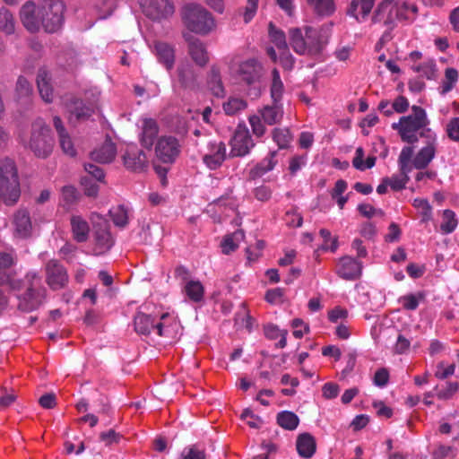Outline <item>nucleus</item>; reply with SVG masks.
Here are the masks:
<instances>
[{
	"instance_id": "obj_5",
	"label": "nucleus",
	"mask_w": 459,
	"mask_h": 459,
	"mask_svg": "<svg viewBox=\"0 0 459 459\" xmlns=\"http://www.w3.org/2000/svg\"><path fill=\"white\" fill-rule=\"evenodd\" d=\"M26 279L29 281V286L24 294L18 296V309L22 312H30L42 304L45 289L37 288L40 285V277L37 273H28Z\"/></svg>"
},
{
	"instance_id": "obj_14",
	"label": "nucleus",
	"mask_w": 459,
	"mask_h": 459,
	"mask_svg": "<svg viewBox=\"0 0 459 459\" xmlns=\"http://www.w3.org/2000/svg\"><path fill=\"white\" fill-rule=\"evenodd\" d=\"M306 45L307 46V55L317 56L322 53L328 44L330 33L327 29L319 30L310 26L305 27Z\"/></svg>"
},
{
	"instance_id": "obj_56",
	"label": "nucleus",
	"mask_w": 459,
	"mask_h": 459,
	"mask_svg": "<svg viewBox=\"0 0 459 459\" xmlns=\"http://www.w3.org/2000/svg\"><path fill=\"white\" fill-rule=\"evenodd\" d=\"M413 71L421 74L423 77L429 80L436 77V64L433 61L412 67Z\"/></svg>"
},
{
	"instance_id": "obj_21",
	"label": "nucleus",
	"mask_w": 459,
	"mask_h": 459,
	"mask_svg": "<svg viewBox=\"0 0 459 459\" xmlns=\"http://www.w3.org/2000/svg\"><path fill=\"white\" fill-rule=\"evenodd\" d=\"M21 21L25 29L31 32L36 33L40 30L41 19L39 15V7L36 8V4L33 1H27L21 8L20 11Z\"/></svg>"
},
{
	"instance_id": "obj_57",
	"label": "nucleus",
	"mask_w": 459,
	"mask_h": 459,
	"mask_svg": "<svg viewBox=\"0 0 459 459\" xmlns=\"http://www.w3.org/2000/svg\"><path fill=\"white\" fill-rule=\"evenodd\" d=\"M59 145L63 152L70 157L76 155V150L68 133L58 136Z\"/></svg>"
},
{
	"instance_id": "obj_9",
	"label": "nucleus",
	"mask_w": 459,
	"mask_h": 459,
	"mask_svg": "<svg viewBox=\"0 0 459 459\" xmlns=\"http://www.w3.org/2000/svg\"><path fill=\"white\" fill-rule=\"evenodd\" d=\"M229 158L244 157L255 147V143L246 126H238L230 141Z\"/></svg>"
},
{
	"instance_id": "obj_48",
	"label": "nucleus",
	"mask_w": 459,
	"mask_h": 459,
	"mask_svg": "<svg viewBox=\"0 0 459 459\" xmlns=\"http://www.w3.org/2000/svg\"><path fill=\"white\" fill-rule=\"evenodd\" d=\"M458 221L455 218V213L449 209L443 212V221L440 225V230L443 234L452 233L457 227Z\"/></svg>"
},
{
	"instance_id": "obj_2",
	"label": "nucleus",
	"mask_w": 459,
	"mask_h": 459,
	"mask_svg": "<svg viewBox=\"0 0 459 459\" xmlns=\"http://www.w3.org/2000/svg\"><path fill=\"white\" fill-rule=\"evenodd\" d=\"M20 196V181L15 162L8 158L0 160V197L5 205L13 206Z\"/></svg>"
},
{
	"instance_id": "obj_8",
	"label": "nucleus",
	"mask_w": 459,
	"mask_h": 459,
	"mask_svg": "<svg viewBox=\"0 0 459 459\" xmlns=\"http://www.w3.org/2000/svg\"><path fill=\"white\" fill-rule=\"evenodd\" d=\"M46 283L52 290L67 287L69 274L66 268L57 259H50L45 264Z\"/></svg>"
},
{
	"instance_id": "obj_62",
	"label": "nucleus",
	"mask_w": 459,
	"mask_h": 459,
	"mask_svg": "<svg viewBox=\"0 0 459 459\" xmlns=\"http://www.w3.org/2000/svg\"><path fill=\"white\" fill-rule=\"evenodd\" d=\"M84 169L89 175H91L97 181H100V182L104 181L105 173H104V170L100 167H99L93 163H85Z\"/></svg>"
},
{
	"instance_id": "obj_24",
	"label": "nucleus",
	"mask_w": 459,
	"mask_h": 459,
	"mask_svg": "<svg viewBox=\"0 0 459 459\" xmlns=\"http://www.w3.org/2000/svg\"><path fill=\"white\" fill-rule=\"evenodd\" d=\"M184 38L188 42V53L193 61L201 67L205 66L209 56L204 44L189 34H185Z\"/></svg>"
},
{
	"instance_id": "obj_35",
	"label": "nucleus",
	"mask_w": 459,
	"mask_h": 459,
	"mask_svg": "<svg viewBox=\"0 0 459 459\" xmlns=\"http://www.w3.org/2000/svg\"><path fill=\"white\" fill-rule=\"evenodd\" d=\"M261 117L265 124L273 126L281 121L283 117L282 107L280 103L267 105L261 110Z\"/></svg>"
},
{
	"instance_id": "obj_43",
	"label": "nucleus",
	"mask_w": 459,
	"mask_h": 459,
	"mask_svg": "<svg viewBox=\"0 0 459 459\" xmlns=\"http://www.w3.org/2000/svg\"><path fill=\"white\" fill-rule=\"evenodd\" d=\"M314 7L315 13L319 16H329L334 12L333 0H307Z\"/></svg>"
},
{
	"instance_id": "obj_38",
	"label": "nucleus",
	"mask_w": 459,
	"mask_h": 459,
	"mask_svg": "<svg viewBox=\"0 0 459 459\" xmlns=\"http://www.w3.org/2000/svg\"><path fill=\"white\" fill-rule=\"evenodd\" d=\"M33 89L30 82L22 75L17 79L15 85V98L19 102L28 103L30 100Z\"/></svg>"
},
{
	"instance_id": "obj_44",
	"label": "nucleus",
	"mask_w": 459,
	"mask_h": 459,
	"mask_svg": "<svg viewBox=\"0 0 459 459\" xmlns=\"http://www.w3.org/2000/svg\"><path fill=\"white\" fill-rule=\"evenodd\" d=\"M413 155V147L405 146L402 149L398 163L401 170V174L403 178L408 176V173L411 170V167L409 165Z\"/></svg>"
},
{
	"instance_id": "obj_34",
	"label": "nucleus",
	"mask_w": 459,
	"mask_h": 459,
	"mask_svg": "<svg viewBox=\"0 0 459 459\" xmlns=\"http://www.w3.org/2000/svg\"><path fill=\"white\" fill-rule=\"evenodd\" d=\"M117 148L115 143L109 142L104 143L100 149L91 152L92 160L99 163H110L116 157Z\"/></svg>"
},
{
	"instance_id": "obj_1",
	"label": "nucleus",
	"mask_w": 459,
	"mask_h": 459,
	"mask_svg": "<svg viewBox=\"0 0 459 459\" xmlns=\"http://www.w3.org/2000/svg\"><path fill=\"white\" fill-rule=\"evenodd\" d=\"M180 14L185 27L195 34L207 35L216 26L212 14L198 4H186L181 8Z\"/></svg>"
},
{
	"instance_id": "obj_40",
	"label": "nucleus",
	"mask_w": 459,
	"mask_h": 459,
	"mask_svg": "<svg viewBox=\"0 0 459 459\" xmlns=\"http://www.w3.org/2000/svg\"><path fill=\"white\" fill-rule=\"evenodd\" d=\"M364 150L362 147H358L355 152V156L352 160L353 167L360 171L367 169H371L375 166L377 158L375 156H368L364 162Z\"/></svg>"
},
{
	"instance_id": "obj_13",
	"label": "nucleus",
	"mask_w": 459,
	"mask_h": 459,
	"mask_svg": "<svg viewBox=\"0 0 459 459\" xmlns=\"http://www.w3.org/2000/svg\"><path fill=\"white\" fill-rule=\"evenodd\" d=\"M157 158L163 163L172 164L180 153V144L174 136L160 137L155 146Z\"/></svg>"
},
{
	"instance_id": "obj_27",
	"label": "nucleus",
	"mask_w": 459,
	"mask_h": 459,
	"mask_svg": "<svg viewBox=\"0 0 459 459\" xmlns=\"http://www.w3.org/2000/svg\"><path fill=\"white\" fill-rule=\"evenodd\" d=\"M178 81L182 87L191 90L198 88L197 77L193 65L189 63L180 64L177 69Z\"/></svg>"
},
{
	"instance_id": "obj_50",
	"label": "nucleus",
	"mask_w": 459,
	"mask_h": 459,
	"mask_svg": "<svg viewBox=\"0 0 459 459\" xmlns=\"http://www.w3.org/2000/svg\"><path fill=\"white\" fill-rule=\"evenodd\" d=\"M244 237L245 233L242 230L235 231L232 236L227 235L221 242L222 253L229 255L231 252L235 251L238 246L237 243H235L234 238L239 239L243 238Z\"/></svg>"
},
{
	"instance_id": "obj_18",
	"label": "nucleus",
	"mask_w": 459,
	"mask_h": 459,
	"mask_svg": "<svg viewBox=\"0 0 459 459\" xmlns=\"http://www.w3.org/2000/svg\"><path fill=\"white\" fill-rule=\"evenodd\" d=\"M134 330L140 333L148 335L151 333L152 329L157 330V333L160 336H167L169 329L161 322L154 323V319L152 316L146 315L142 312H138L134 318Z\"/></svg>"
},
{
	"instance_id": "obj_46",
	"label": "nucleus",
	"mask_w": 459,
	"mask_h": 459,
	"mask_svg": "<svg viewBox=\"0 0 459 459\" xmlns=\"http://www.w3.org/2000/svg\"><path fill=\"white\" fill-rule=\"evenodd\" d=\"M109 214L117 227L125 228L128 224V212L123 204L109 210Z\"/></svg>"
},
{
	"instance_id": "obj_31",
	"label": "nucleus",
	"mask_w": 459,
	"mask_h": 459,
	"mask_svg": "<svg viewBox=\"0 0 459 459\" xmlns=\"http://www.w3.org/2000/svg\"><path fill=\"white\" fill-rule=\"evenodd\" d=\"M37 85L42 100L47 103L53 101V88L50 76L46 69H39L37 74Z\"/></svg>"
},
{
	"instance_id": "obj_41",
	"label": "nucleus",
	"mask_w": 459,
	"mask_h": 459,
	"mask_svg": "<svg viewBox=\"0 0 459 459\" xmlns=\"http://www.w3.org/2000/svg\"><path fill=\"white\" fill-rule=\"evenodd\" d=\"M185 292L190 300L200 302L204 299V288L199 281H188L185 286Z\"/></svg>"
},
{
	"instance_id": "obj_42",
	"label": "nucleus",
	"mask_w": 459,
	"mask_h": 459,
	"mask_svg": "<svg viewBox=\"0 0 459 459\" xmlns=\"http://www.w3.org/2000/svg\"><path fill=\"white\" fill-rule=\"evenodd\" d=\"M458 80V72L455 68L448 67L445 70V79L441 83L439 92L446 95L451 91Z\"/></svg>"
},
{
	"instance_id": "obj_10",
	"label": "nucleus",
	"mask_w": 459,
	"mask_h": 459,
	"mask_svg": "<svg viewBox=\"0 0 459 459\" xmlns=\"http://www.w3.org/2000/svg\"><path fill=\"white\" fill-rule=\"evenodd\" d=\"M396 16H402V13L396 10V2L382 0L375 9L371 21L373 23H383L388 30H393L396 26Z\"/></svg>"
},
{
	"instance_id": "obj_7",
	"label": "nucleus",
	"mask_w": 459,
	"mask_h": 459,
	"mask_svg": "<svg viewBox=\"0 0 459 459\" xmlns=\"http://www.w3.org/2000/svg\"><path fill=\"white\" fill-rule=\"evenodd\" d=\"M411 111V115L402 117L398 123H393L392 128L398 132L407 133L418 132L420 129L425 130L429 124L425 109L413 105Z\"/></svg>"
},
{
	"instance_id": "obj_19",
	"label": "nucleus",
	"mask_w": 459,
	"mask_h": 459,
	"mask_svg": "<svg viewBox=\"0 0 459 459\" xmlns=\"http://www.w3.org/2000/svg\"><path fill=\"white\" fill-rule=\"evenodd\" d=\"M362 263L350 255H344L340 258L337 275L346 281L358 280L362 273Z\"/></svg>"
},
{
	"instance_id": "obj_28",
	"label": "nucleus",
	"mask_w": 459,
	"mask_h": 459,
	"mask_svg": "<svg viewBox=\"0 0 459 459\" xmlns=\"http://www.w3.org/2000/svg\"><path fill=\"white\" fill-rule=\"evenodd\" d=\"M298 454L303 458H310L314 455L316 449L315 437L307 432L301 433L298 436L296 441Z\"/></svg>"
},
{
	"instance_id": "obj_6",
	"label": "nucleus",
	"mask_w": 459,
	"mask_h": 459,
	"mask_svg": "<svg viewBox=\"0 0 459 459\" xmlns=\"http://www.w3.org/2000/svg\"><path fill=\"white\" fill-rule=\"evenodd\" d=\"M93 237L95 242L94 254L96 255H104L115 244V239L110 233V224L103 217L98 216V220L93 221Z\"/></svg>"
},
{
	"instance_id": "obj_53",
	"label": "nucleus",
	"mask_w": 459,
	"mask_h": 459,
	"mask_svg": "<svg viewBox=\"0 0 459 459\" xmlns=\"http://www.w3.org/2000/svg\"><path fill=\"white\" fill-rule=\"evenodd\" d=\"M319 234L324 239V244L321 246V249L335 252L338 248V238H332L331 232L326 229H321Z\"/></svg>"
},
{
	"instance_id": "obj_11",
	"label": "nucleus",
	"mask_w": 459,
	"mask_h": 459,
	"mask_svg": "<svg viewBox=\"0 0 459 459\" xmlns=\"http://www.w3.org/2000/svg\"><path fill=\"white\" fill-rule=\"evenodd\" d=\"M143 13L153 21L167 19L175 12L172 0H139Z\"/></svg>"
},
{
	"instance_id": "obj_58",
	"label": "nucleus",
	"mask_w": 459,
	"mask_h": 459,
	"mask_svg": "<svg viewBox=\"0 0 459 459\" xmlns=\"http://www.w3.org/2000/svg\"><path fill=\"white\" fill-rule=\"evenodd\" d=\"M247 107V103L237 98L229 100L228 102L223 104V109L227 115H234L238 111L244 109Z\"/></svg>"
},
{
	"instance_id": "obj_16",
	"label": "nucleus",
	"mask_w": 459,
	"mask_h": 459,
	"mask_svg": "<svg viewBox=\"0 0 459 459\" xmlns=\"http://www.w3.org/2000/svg\"><path fill=\"white\" fill-rule=\"evenodd\" d=\"M12 225L15 238L27 239L32 236V221L26 208H20L13 214Z\"/></svg>"
},
{
	"instance_id": "obj_17",
	"label": "nucleus",
	"mask_w": 459,
	"mask_h": 459,
	"mask_svg": "<svg viewBox=\"0 0 459 459\" xmlns=\"http://www.w3.org/2000/svg\"><path fill=\"white\" fill-rule=\"evenodd\" d=\"M263 75V66L255 58L246 60L239 64L237 70V77L247 85H254L259 82Z\"/></svg>"
},
{
	"instance_id": "obj_52",
	"label": "nucleus",
	"mask_w": 459,
	"mask_h": 459,
	"mask_svg": "<svg viewBox=\"0 0 459 459\" xmlns=\"http://www.w3.org/2000/svg\"><path fill=\"white\" fill-rule=\"evenodd\" d=\"M413 206L418 210H420V214L422 216V221L426 222L432 219V209L427 199L424 198H415L413 200Z\"/></svg>"
},
{
	"instance_id": "obj_47",
	"label": "nucleus",
	"mask_w": 459,
	"mask_h": 459,
	"mask_svg": "<svg viewBox=\"0 0 459 459\" xmlns=\"http://www.w3.org/2000/svg\"><path fill=\"white\" fill-rule=\"evenodd\" d=\"M268 27L271 41L274 43L279 49L287 50L288 45L285 33L278 29L272 22L269 23Z\"/></svg>"
},
{
	"instance_id": "obj_12",
	"label": "nucleus",
	"mask_w": 459,
	"mask_h": 459,
	"mask_svg": "<svg viewBox=\"0 0 459 459\" xmlns=\"http://www.w3.org/2000/svg\"><path fill=\"white\" fill-rule=\"evenodd\" d=\"M420 137L427 139V144L421 148L412 160V165L417 169H426L436 154V134L431 132L430 128L421 130Z\"/></svg>"
},
{
	"instance_id": "obj_51",
	"label": "nucleus",
	"mask_w": 459,
	"mask_h": 459,
	"mask_svg": "<svg viewBox=\"0 0 459 459\" xmlns=\"http://www.w3.org/2000/svg\"><path fill=\"white\" fill-rule=\"evenodd\" d=\"M458 382H447L443 388H439L438 385L435 387L436 395L439 400H448L458 391Z\"/></svg>"
},
{
	"instance_id": "obj_60",
	"label": "nucleus",
	"mask_w": 459,
	"mask_h": 459,
	"mask_svg": "<svg viewBox=\"0 0 459 459\" xmlns=\"http://www.w3.org/2000/svg\"><path fill=\"white\" fill-rule=\"evenodd\" d=\"M410 347L411 339L400 333L397 335L396 342L394 346V352L396 354H404L409 351Z\"/></svg>"
},
{
	"instance_id": "obj_55",
	"label": "nucleus",
	"mask_w": 459,
	"mask_h": 459,
	"mask_svg": "<svg viewBox=\"0 0 459 459\" xmlns=\"http://www.w3.org/2000/svg\"><path fill=\"white\" fill-rule=\"evenodd\" d=\"M419 298L423 299L424 294L418 293V297L414 294H408L401 297L399 301L403 304V307L406 310H415L419 307Z\"/></svg>"
},
{
	"instance_id": "obj_32",
	"label": "nucleus",
	"mask_w": 459,
	"mask_h": 459,
	"mask_svg": "<svg viewBox=\"0 0 459 459\" xmlns=\"http://www.w3.org/2000/svg\"><path fill=\"white\" fill-rule=\"evenodd\" d=\"M276 154V151L271 152L268 157L264 158L261 162L257 163L253 169H251L248 175L249 179L255 180L273 170L277 163V160L274 159Z\"/></svg>"
},
{
	"instance_id": "obj_33",
	"label": "nucleus",
	"mask_w": 459,
	"mask_h": 459,
	"mask_svg": "<svg viewBox=\"0 0 459 459\" xmlns=\"http://www.w3.org/2000/svg\"><path fill=\"white\" fill-rule=\"evenodd\" d=\"M71 228L74 239L78 243H83L88 240L90 227L88 222L81 216H72Z\"/></svg>"
},
{
	"instance_id": "obj_39",
	"label": "nucleus",
	"mask_w": 459,
	"mask_h": 459,
	"mask_svg": "<svg viewBox=\"0 0 459 459\" xmlns=\"http://www.w3.org/2000/svg\"><path fill=\"white\" fill-rule=\"evenodd\" d=\"M284 92V85L281 79L280 73L276 68L272 71V83L270 93L273 103H280Z\"/></svg>"
},
{
	"instance_id": "obj_4",
	"label": "nucleus",
	"mask_w": 459,
	"mask_h": 459,
	"mask_svg": "<svg viewBox=\"0 0 459 459\" xmlns=\"http://www.w3.org/2000/svg\"><path fill=\"white\" fill-rule=\"evenodd\" d=\"M65 5L61 0H43L39 5L41 26L48 33L58 31L64 23Z\"/></svg>"
},
{
	"instance_id": "obj_49",
	"label": "nucleus",
	"mask_w": 459,
	"mask_h": 459,
	"mask_svg": "<svg viewBox=\"0 0 459 459\" xmlns=\"http://www.w3.org/2000/svg\"><path fill=\"white\" fill-rule=\"evenodd\" d=\"M0 30L10 35L14 32V19L12 13L2 7L0 9Z\"/></svg>"
},
{
	"instance_id": "obj_45",
	"label": "nucleus",
	"mask_w": 459,
	"mask_h": 459,
	"mask_svg": "<svg viewBox=\"0 0 459 459\" xmlns=\"http://www.w3.org/2000/svg\"><path fill=\"white\" fill-rule=\"evenodd\" d=\"M273 139L280 149H287L292 141V135L288 128L276 127L273 130Z\"/></svg>"
},
{
	"instance_id": "obj_23",
	"label": "nucleus",
	"mask_w": 459,
	"mask_h": 459,
	"mask_svg": "<svg viewBox=\"0 0 459 459\" xmlns=\"http://www.w3.org/2000/svg\"><path fill=\"white\" fill-rule=\"evenodd\" d=\"M124 165L127 169L142 172L147 168V160L143 151L138 150L135 145L128 146L123 155Z\"/></svg>"
},
{
	"instance_id": "obj_61",
	"label": "nucleus",
	"mask_w": 459,
	"mask_h": 459,
	"mask_svg": "<svg viewBox=\"0 0 459 459\" xmlns=\"http://www.w3.org/2000/svg\"><path fill=\"white\" fill-rule=\"evenodd\" d=\"M389 378V370L386 368H380L375 372L373 383L378 387H385L388 384Z\"/></svg>"
},
{
	"instance_id": "obj_15",
	"label": "nucleus",
	"mask_w": 459,
	"mask_h": 459,
	"mask_svg": "<svg viewBox=\"0 0 459 459\" xmlns=\"http://www.w3.org/2000/svg\"><path fill=\"white\" fill-rule=\"evenodd\" d=\"M66 108L72 123L87 121L95 112L92 103L85 102L77 97H72L67 100Z\"/></svg>"
},
{
	"instance_id": "obj_25",
	"label": "nucleus",
	"mask_w": 459,
	"mask_h": 459,
	"mask_svg": "<svg viewBox=\"0 0 459 459\" xmlns=\"http://www.w3.org/2000/svg\"><path fill=\"white\" fill-rule=\"evenodd\" d=\"M153 53L167 70L169 71L174 67L175 48L172 45L164 41H155L153 43Z\"/></svg>"
},
{
	"instance_id": "obj_29",
	"label": "nucleus",
	"mask_w": 459,
	"mask_h": 459,
	"mask_svg": "<svg viewBox=\"0 0 459 459\" xmlns=\"http://www.w3.org/2000/svg\"><path fill=\"white\" fill-rule=\"evenodd\" d=\"M159 133V126L157 122L152 118H145L143 121V129L141 134V144L146 148L151 149Z\"/></svg>"
},
{
	"instance_id": "obj_3",
	"label": "nucleus",
	"mask_w": 459,
	"mask_h": 459,
	"mask_svg": "<svg viewBox=\"0 0 459 459\" xmlns=\"http://www.w3.org/2000/svg\"><path fill=\"white\" fill-rule=\"evenodd\" d=\"M54 147L51 130L43 119L38 118L31 125L29 148L38 158L48 157Z\"/></svg>"
},
{
	"instance_id": "obj_59",
	"label": "nucleus",
	"mask_w": 459,
	"mask_h": 459,
	"mask_svg": "<svg viewBox=\"0 0 459 459\" xmlns=\"http://www.w3.org/2000/svg\"><path fill=\"white\" fill-rule=\"evenodd\" d=\"M81 185L85 195L96 197L99 194V186L89 177H83L81 179Z\"/></svg>"
},
{
	"instance_id": "obj_63",
	"label": "nucleus",
	"mask_w": 459,
	"mask_h": 459,
	"mask_svg": "<svg viewBox=\"0 0 459 459\" xmlns=\"http://www.w3.org/2000/svg\"><path fill=\"white\" fill-rule=\"evenodd\" d=\"M410 180L409 176H405V178L394 176L391 178H387V182L389 186L394 191H401L405 188L406 184Z\"/></svg>"
},
{
	"instance_id": "obj_54",
	"label": "nucleus",
	"mask_w": 459,
	"mask_h": 459,
	"mask_svg": "<svg viewBox=\"0 0 459 459\" xmlns=\"http://www.w3.org/2000/svg\"><path fill=\"white\" fill-rule=\"evenodd\" d=\"M183 459H205V449L195 444L186 447L182 453Z\"/></svg>"
},
{
	"instance_id": "obj_64",
	"label": "nucleus",
	"mask_w": 459,
	"mask_h": 459,
	"mask_svg": "<svg viewBox=\"0 0 459 459\" xmlns=\"http://www.w3.org/2000/svg\"><path fill=\"white\" fill-rule=\"evenodd\" d=\"M447 136L455 142H459V117L452 118L446 126Z\"/></svg>"
},
{
	"instance_id": "obj_20",
	"label": "nucleus",
	"mask_w": 459,
	"mask_h": 459,
	"mask_svg": "<svg viewBox=\"0 0 459 459\" xmlns=\"http://www.w3.org/2000/svg\"><path fill=\"white\" fill-rule=\"evenodd\" d=\"M209 152L203 156V162L212 170L219 169L227 157V148L223 142H210Z\"/></svg>"
},
{
	"instance_id": "obj_26",
	"label": "nucleus",
	"mask_w": 459,
	"mask_h": 459,
	"mask_svg": "<svg viewBox=\"0 0 459 459\" xmlns=\"http://www.w3.org/2000/svg\"><path fill=\"white\" fill-rule=\"evenodd\" d=\"M375 0H352L347 9V14L352 16L357 22L364 21L370 13Z\"/></svg>"
},
{
	"instance_id": "obj_30",
	"label": "nucleus",
	"mask_w": 459,
	"mask_h": 459,
	"mask_svg": "<svg viewBox=\"0 0 459 459\" xmlns=\"http://www.w3.org/2000/svg\"><path fill=\"white\" fill-rule=\"evenodd\" d=\"M206 83L212 94L217 98L225 96V89L221 81L220 69L212 65L207 74Z\"/></svg>"
},
{
	"instance_id": "obj_36",
	"label": "nucleus",
	"mask_w": 459,
	"mask_h": 459,
	"mask_svg": "<svg viewBox=\"0 0 459 459\" xmlns=\"http://www.w3.org/2000/svg\"><path fill=\"white\" fill-rule=\"evenodd\" d=\"M289 37L292 49L299 55H306L307 52L306 35H303L301 30L299 28L290 29Z\"/></svg>"
},
{
	"instance_id": "obj_37",
	"label": "nucleus",
	"mask_w": 459,
	"mask_h": 459,
	"mask_svg": "<svg viewBox=\"0 0 459 459\" xmlns=\"http://www.w3.org/2000/svg\"><path fill=\"white\" fill-rule=\"evenodd\" d=\"M277 424L286 430H294L299 424V416L290 411H281L276 416Z\"/></svg>"
},
{
	"instance_id": "obj_22",
	"label": "nucleus",
	"mask_w": 459,
	"mask_h": 459,
	"mask_svg": "<svg viewBox=\"0 0 459 459\" xmlns=\"http://www.w3.org/2000/svg\"><path fill=\"white\" fill-rule=\"evenodd\" d=\"M15 263L16 259L12 254L0 253V285L9 284L13 289H19L20 282L13 281L15 272L13 266Z\"/></svg>"
}]
</instances>
